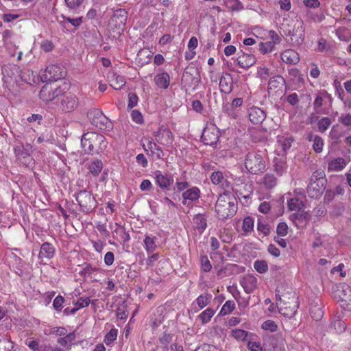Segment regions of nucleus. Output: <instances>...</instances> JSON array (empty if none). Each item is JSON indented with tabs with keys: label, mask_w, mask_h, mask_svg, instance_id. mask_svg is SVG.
<instances>
[{
	"label": "nucleus",
	"mask_w": 351,
	"mask_h": 351,
	"mask_svg": "<svg viewBox=\"0 0 351 351\" xmlns=\"http://www.w3.org/2000/svg\"><path fill=\"white\" fill-rule=\"evenodd\" d=\"M182 82L188 86H197L201 82V77L197 67L187 66L182 77Z\"/></svg>",
	"instance_id": "9b49d317"
},
{
	"label": "nucleus",
	"mask_w": 351,
	"mask_h": 351,
	"mask_svg": "<svg viewBox=\"0 0 351 351\" xmlns=\"http://www.w3.org/2000/svg\"><path fill=\"white\" fill-rule=\"evenodd\" d=\"M214 310L211 308H208L204 311L199 315V317L203 324L208 322L211 317L214 315Z\"/></svg>",
	"instance_id": "c03bdc74"
},
{
	"label": "nucleus",
	"mask_w": 351,
	"mask_h": 351,
	"mask_svg": "<svg viewBox=\"0 0 351 351\" xmlns=\"http://www.w3.org/2000/svg\"><path fill=\"white\" fill-rule=\"evenodd\" d=\"M173 335L164 332L158 338L159 343L162 351H169V344L171 342Z\"/></svg>",
	"instance_id": "2f4dec72"
},
{
	"label": "nucleus",
	"mask_w": 351,
	"mask_h": 351,
	"mask_svg": "<svg viewBox=\"0 0 351 351\" xmlns=\"http://www.w3.org/2000/svg\"><path fill=\"white\" fill-rule=\"evenodd\" d=\"M331 124V121L328 117L322 118L317 125L318 128L321 132H325Z\"/></svg>",
	"instance_id": "8fccbe9b"
},
{
	"label": "nucleus",
	"mask_w": 351,
	"mask_h": 351,
	"mask_svg": "<svg viewBox=\"0 0 351 351\" xmlns=\"http://www.w3.org/2000/svg\"><path fill=\"white\" fill-rule=\"evenodd\" d=\"M290 218L294 222L298 221L300 223H306L309 220V215L307 212L302 211L292 214Z\"/></svg>",
	"instance_id": "f704fd0d"
},
{
	"label": "nucleus",
	"mask_w": 351,
	"mask_h": 351,
	"mask_svg": "<svg viewBox=\"0 0 351 351\" xmlns=\"http://www.w3.org/2000/svg\"><path fill=\"white\" fill-rule=\"evenodd\" d=\"M263 351H285L284 340L276 335L267 337L265 340Z\"/></svg>",
	"instance_id": "ddd939ff"
},
{
	"label": "nucleus",
	"mask_w": 351,
	"mask_h": 351,
	"mask_svg": "<svg viewBox=\"0 0 351 351\" xmlns=\"http://www.w3.org/2000/svg\"><path fill=\"white\" fill-rule=\"evenodd\" d=\"M245 167L252 174L258 175L265 171V161L261 152H249L245 159Z\"/></svg>",
	"instance_id": "7ed1b4c3"
},
{
	"label": "nucleus",
	"mask_w": 351,
	"mask_h": 351,
	"mask_svg": "<svg viewBox=\"0 0 351 351\" xmlns=\"http://www.w3.org/2000/svg\"><path fill=\"white\" fill-rule=\"evenodd\" d=\"M156 141L165 146L170 147L173 141V135L170 130L162 125L154 134Z\"/></svg>",
	"instance_id": "4468645a"
},
{
	"label": "nucleus",
	"mask_w": 351,
	"mask_h": 351,
	"mask_svg": "<svg viewBox=\"0 0 351 351\" xmlns=\"http://www.w3.org/2000/svg\"><path fill=\"white\" fill-rule=\"evenodd\" d=\"M193 221L196 228L200 230V232H202L206 228V219L203 215H196L193 218Z\"/></svg>",
	"instance_id": "473e14b6"
},
{
	"label": "nucleus",
	"mask_w": 351,
	"mask_h": 351,
	"mask_svg": "<svg viewBox=\"0 0 351 351\" xmlns=\"http://www.w3.org/2000/svg\"><path fill=\"white\" fill-rule=\"evenodd\" d=\"M128 19V12L125 9H117L110 19V25L118 30H123Z\"/></svg>",
	"instance_id": "f8f14e48"
},
{
	"label": "nucleus",
	"mask_w": 351,
	"mask_h": 351,
	"mask_svg": "<svg viewBox=\"0 0 351 351\" xmlns=\"http://www.w3.org/2000/svg\"><path fill=\"white\" fill-rule=\"evenodd\" d=\"M2 73L4 77L16 80L21 76V69L16 64H8L2 66Z\"/></svg>",
	"instance_id": "393cba45"
},
{
	"label": "nucleus",
	"mask_w": 351,
	"mask_h": 351,
	"mask_svg": "<svg viewBox=\"0 0 351 351\" xmlns=\"http://www.w3.org/2000/svg\"><path fill=\"white\" fill-rule=\"evenodd\" d=\"M155 179L157 184L164 190H169L173 183V179L171 175L162 174L160 171L156 173Z\"/></svg>",
	"instance_id": "6ab92c4d"
},
{
	"label": "nucleus",
	"mask_w": 351,
	"mask_h": 351,
	"mask_svg": "<svg viewBox=\"0 0 351 351\" xmlns=\"http://www.w3.org/2000/svg\"><path fill=\"white\" fill-rule=\"evenodd\" d=\"M219 131L214 127H206L202 134V141L208 145H213L218 141Z\"/></svg>",
	"instance_id": "f3484780"
},
{
	"label": "nucleus",
	"mask_w": 351,
	"mask_h": 351,
	"mask_svg": "<svg viewBox=\"0 0 351 351\" xmlns=\"http://www.w3.org/2000/svg\"><path fill=\"white\" fill-rule=\"evenodd\" d=\"M289 299V301L287 302L283 301L281 303L277 302V304L279 305V313L281 315L285 317H291L295 314L298 308V302L297 301L298 298L295 297V294H293Z\"/></svg>",
	"instance_id": "1a4fd4ad"
},
{
	"label": "nucleus",
	"mask_w": 351,
	"mask_h": 351,
	"mask_svg": "<svg viewBox=\"0 0 351 351\" xmlns=\"http://www.w3.org/2000/svg\"><path fill=\"white\" fill-rule=\"evenodd\" d=\"M199 194L200 191L199 190V189L197 187H193L184 192L182 194V197L184 201L186 199H189L193 202L199 199Z\"/></svg>",
	"instance_id": "7c9ffc66"
},
{
	"label": "nucleus",
	"mask_w": 351,
	"mask_h": 351,
	"mask_svg": "<svg viewBox=\"0 0 351 351\" xmlns=\"http://www.w3.org/2000/svg\"><path fill=\"white\" fill-rule=\"evenodd\" d=\"M258 231L262 232L265 236H267L270 232L269 226L267 223H263L261 220L258 219L257 223Z\"/></svg>",
	"instance_id": "4d7b16f0"
},
{
	"label": "nucleus",
	"mask_w": 351,
	"mask_h": 351,
	"mask_svg": "<svg viewBox=\"0 0 351 351\" xmlns=\"http://www.w3.org/2000/svg\"><path fill=\"white\" fill-rule=\"evenodd\" d=\"M81 145L86 154L102 152L107 147L106 138L96 132H86L81 139Z\"/></svg>",
	"instance_id": "f257e3e1"
},
{
	"label": "nucleus",
	"mask_w": 351,
	"mask_h": 351,
	"mask_svg": "<svg viewBox=\"0 0 351 351\" xmlns=\"http://www.w3.org/2000/svg\"><path fill=\"white\" fill-rule=\"evenodd\" d=\"M285 86V80L281 75H275L269 81L268 91L274 90L275 93L282 91L283 88Z\"/></svg>",
	"instance_id": "412c9836"
},
{
	"label": "nucleus",
	"mask_w": 351,
	"mask_h": 351,
	"mask_svg": "<svg viewBox=\"0 0 351 351\" xmlns=\"http://www.w3.org/2000/svg\"><path fill=\"white\" fill-rule=\"evenodd\" d=\"M277 236L285 237L288 233V226L285 222H280L276 228Z\"/></svg>",
	"instance_id": "3c124183"
},
{
	"label": "nucleus",
	"mask_w": 351,
	"mask_h": 351,
	"mask_svg": "<svg viewBox=\"0 0 351 351\" xmlns=\"http://www.w3.org/2000/svg\"><path fill=\"white\" fill-rule=\"evenodd\" d=\"M87 117L90 123L100 130H107L111 128L109 119L99 109L93 108L88 111Z\"/></svg>",
	"instance_id": "0eeeda50"
},
{
	"label": "nucleus",
	"mask_w": 351,
	"mask_h": 351,
	"mask_svg": "<svg viewBox=\"0 0 351 351\" xmlns=\"http://www.w3.org/2000/svg\"><path fill=\"white\" fill-rule=\"evenodd\" d=\"M154 82L159 88L167 89L169 86L170 77L167 72L158 73L155 76Z\"/></svg>",
	"instance_id": "cd10ccee"
},
{
	"label": "nucleus",
	"mask_w": 351,
	"mask_h": 351,
	"mask_svg": "<svg viewBox=\"0 0 351 351\" xmlns=\"http://www.w3.org/2000/svg\"><path fill=\"white\" fill-rule=\"evenodd\" d=\"M285 34L291 36V39L293 37L296 38L295 41L298 43H302L304 40V22L301 19H297L296 21H289L287 24H282Z\"/></svg>",
	"instance_id": "20e7f679"
},
{
	"label": "nucleus",
	"mask_w": 351,
	"mask_h": 351,
	"mask_svg": "<svg viewBox=\"0 0 351 351\" xmlns=\"http://www.w3.org/2000/svg\"><path fill=\"white\" fill-rule=\"evenodd\" d=\"M281 60L289 64H295L299 60L298 53L293 49H287L281 53Z\"/></svg>",
	"instance_id": "a878e982"
},
{
	"label": "nucleus",
	"mask_w": 351,
	"mask_h": 351,
	"mask_svg": "<svg viewBox=\"0 0 351 351\" xmlns=\"http://www.w3.org/2000/svg\"><path fill=\"white\" fill-rule=\"evenodd\" d=\"M75 199L82 212L90 213L97 207V201L87 190H80L75 194Z\"/></svg>",
	"instance_id": "39448f33"
},
{
	"label": "nucleus",
	"mask_w": 351,
	"mask_h": 351,
	"mask_svg": "<svg viewBox=\"0 0 351 351\" xmlns=\"http://www.w3.org/2000/svg\"><path fill=\"white\" fill-rule=\"evenodd\" d=\"M293 141V138L292 137L280 136L278 139V143L284 152H286L291 147Z\"/></svg>",
	"instance_id": "ea45409f"
},
{
	"label": "nucleus",
	"mask_w": 351,
	"mask_h": 351,
	"mask_svg": "<svg viewBox=\"0 0 351 351\" xmlns=\"http://www.w3.org/2000/svg\"><path fill=\"white\" fill-rule=\"evenodd\" d=\"M64 302V298L62 295H59L56 296L53 302V306L54 308L58 311H60L62 308V304Z\"/></svg>",
	"instance_id": "e2e57ef3"
},
{
	"label": "nucleus",
	"mask_w": 351,
	"mask_h": 351,
	"mask_svg": "<svg viewBox=\"0 0 351 351\" xmlns=\"http://www.w3.org/2000/svg\"><path fill=\"white\" fill-rule=\"evenodd\" d=\"M65 69L60 64L49 65L42 76L45 82H53L63 78L66 75Z\"/></svg>",
	"instance_id": "6e6552de"
},
{
	"label": "nucleus",
	"mask_w": 351,
	"mask_h": 351,
	"mask_svg": "<svg viewBox=\"0 0 351 351\" xmlns=\"http://www.w3.org/2000/svg\"><path fill=\"white\" fill-rule=\"evenodd\" d=\"M345 165L344 159L342 158H338L329 163L328 169L332 171H339L342 169Z\"/></svg>",
	"instance_id": "c9c22d12"
},
{
	"label": "nucleus",
	"mask_w": 351,
	"mask_h": 351,
	"mask_svg": "<svg viewBox=\"0 0 351 351\" xmlns=\"http://www.w3.org/2000/svg\"><path fill=\"white\" fill-rule=\"evenodd\" d=\"M254 267L260 274H264L268 270V265L264 260H257L254 263Z\"/></svg>",
	"instance_id": "79ce46f5"
},
{
	"label": "nucleus",
	"mask_w": 351,
	"mask_h": 351,
	"mask_svg": "<svg viewBox=\"0 0 351 351\" xmlns=\"http://www.w3.org/2000/svg\"><path fill=\"white\" fill-rule=\"evenodd\" d=\"M54 47L53 43L50 40H45L40 45V49L45 52H49Z\"/></svg>",
	"instance_id": "338daca9"
},
{
	"label": "nucleus",
	"mask_w": 351,
	"mask_h": 351,
	"mask_svg": "<svg viewBox=\"0 0 351 351\" xmlns=\"http://www.w3.org/2000/svg\"><path fill=\"white\" fill-rule=\"evenodd\" d=\"M110 86L115 90H120L125 84V77L122 75L113 73L110 80Z\"/></svg>",
	"instance_id": "c756f323"
},
{
	"label": "nucleus",
	"mask_w": 351,
	"mask_h": 351,
	"mask_svg": "<svg viewBox=\"0 0 351 351\" xmlns=\"http://www.w3.org/2000/svg\"><path fill=\"white\" fill-rule=\"evenodd\" d=\"M309 313L311 317L315 321H319L323 317L322 303L319 300H313L310 304Z\"/></svg>",
	"instance_id": "aec40b11"
},
{
	"label": "nucleus",
	"mask_w": 351,
	"mask_h": 351,
	"mask_svg": "<svg viewBox=\"0 0 351 351\" xmlns=\"http://www.w3.org/2000/svg\"><path fill=\"white\" fill-rule=\"evenodd\" d=\"M138 97L135 93H129L128 108L132 109L137 105Z\"/></svg>",
	"instance_id": "69168bd1"
},
{
	"label": "nucleus",
	"mask_w": 351,
	"mask_h": 351,
	"mask_svg": "<svg viewBox=\"0 0 351 351\" xmlns=\"http://www.w3.org/2000/svg\"><path fill=\"white\" fill-rule=\"evenodd\" d=\"M263 183L267 189H272L276 185L277 178L274 174L267 173L263 178Z\"/></svg>",
	"instance_id": "58836bf2"
},
{
	"label": "nucleus",
	"mask_w": 351,
	"mask_h": 351,
	"mask_svg": "<svg viewBox=\"0 0 351 351\" xmlns=\"http://www.w3.org/2000/svg\"><path fill=\"white\" fill-rule=\"evenodd\" d=\"M236 61L241 68L247 69L256 63V58L253 54L241 50V54H238Z\"/></svg>",
	"instance_id": "a211bd4d"
},
{
	"label": "nucleus",
	"mask_w": 351,
	"mask_h": 351,
	"mask_svg": "<svg viewBox=\"0 0 351 351\" xmlns=\"http://www.w3.org/2000/svg\"><path fill=\"white\" fill-rule=\"evenodd\" d=\"M226 6L232 11H239L243 9V5L239 0H225Z\"/></svg>",
	"instance_id": "72a5a7b5"
},
{
	"label": "nucleus",
	"mask_w": 351,
	"mask_h": 351,
	"mask_svg": "<svg viewBox=\"0 0 351 351\" xmlns=\"http://www.w3.org/2000/svg\"><path fill=\"white\" fill-rule=\"evenodd\" d=\"M103 168V165L101 160H95L92 162L89 166V171L94 176H98Z\"/></svg>",
	"instance_id": "e433bc0d"
},
{
	"label": "nucleus",
	"mask_w": 351,
	"mask_h": 351,
	"mask_svg": "<svg viewBox=\"0 0 351 351\" xmlns=\"http://www.w3.org/2000/svg\"><path fill=\"white\" fill-rule=\"evenodd\" d=\"M14 152L17 158L24 165H27V164L31 160V158L27 151L23 147L18 146L14 148Z\"/></svg>",
	"instance_id": "c85d7f7f"
},
{
	"label": "nucleus",
	"mask_w": 351,
	"mask_h": 351,
	"mask_svg": "<svg viewBox=\"0 0 351 351\" xmlns=\"http://www.w3.org/2000/svg\"><path fill=\"white\" fill-rule=\"evenodd\" d=\"M321 180H326L325 178V173L322 170H317L312 174L310 180L318 182Z\"/></svg>",
	"instance_id": "0e129e2a"
},
{
	"label": "nucleus",
	"mask_w": 351,
	"mask_h": 351,
	"mask_svg": "<svg viewBox=\"0 0 351 351\" xmlns=\"http://www.w3.org/2000/svg\"><path fill=\"white\" fill-rule=\"evenodd\" d=\"M332 325L337 332H343L346 328V323L341 319L335 320Z\"/></svg>",
	"instance_id": "bf43d9fd"
},
{
	"label": "nucleus",
	"mask_w": 351,
	"mask_h": 351,
	"mask_svg": "<svg viewBox=\"0 0 351 351\" xmlns=\"http://www.w3.org/2000/svg\"><path fill=\"white\" fill-rule=\"evenodd\" d=\"M54 254L55 247L53 245L49 242H45L40 247L38 258L41 261L50 260L54 256Z\"/></svg>",
	"instance_id": "4be33fe9"
},
{
	"label": "nucleus",
	"mask_w": 351,
	"mask_h": 351,
	"mask_svg": "<svg viewBox=\"0 0 351 351\" xmlns=\"http://www.w3.org/2000/svg\"><path fill=\"white\" fill-rule=\"evenodd\" d=\"M323 140L322 138L319 136H315L313 138V148L317 153H320L322 151L323 149Z\"/></svg>",
	"instance_id": "09e8293b"
},
{
	"label": "nucleus",
	"mask_w": 351,
	"mask_h": 351,
	"mask_svg": "<svg viewBox=\"0 0 351 351\" xmlns=\"http://www.w3.org/2000/svg\"><path fill=\"white\" fill-rule=\"evenodd\" d=\"M201 265L202 269L205 272H208L210 271L212 268V265L210 264V261L208 260V257L206 255L201 256Z\"/></svg>",
	"instance_id": "13d9d810"
},
{
	"label": "nucleus",
	"mask_w": 351,
	"mask_h": 351,
	"mask_svg": "<svg viewBox=\"0 0 351 351\" xmlns=\"http://www.w3.org/2000/svg\"><path fill=\"white\" fill-rule=\"evenodd\" d=\"M265 117V112L260 108L253 107L249 110V119L253 124L262 123Z\"/></svg>",
	"instance_id": "b1692460"
},
{
	"label": "nucleus",
	"mask_w": 351,
	"mask_h": 351,
	"mask_svg": "<svg viewBox=\"0 0 351 351\" xmlns=\"http://www.w3.org/2000/svg\"><path fill=\"white\" fill-rule=\"evenodd\" d=\"M274 45L271 42L260 43L259 50L263 54H265L272 51Z\"/></svg>",
	"instance_id": "5fc2aeb1"
},
{
	"label": "nucleus",
	"mask_w": 351,
	"mask_h": 351,
	"mask_svg": "<svg viewBox=\"0 0 351 351\" xmlns=\"http://www.w3.org/2000/svg\"><path fill=\"white\" fill-rule=\"evenodd\" d=\"M117 337V330L115 328H112L106 334L104 342L106 345L111 344Z\"/></svg>",
	"instance_id": "de8ad7c7"
},
{
	"label": "nucleus",
	"mask_w": 351,
	"mask_h": 351,
	"mask_svg": "<svg viewBox=\"0 0 351 351\" xmlns=\"http://www.w3.org/2000/svg\"><path fill=\"white\" fill-rule=\"evenodd\" d=\"M12 348L11 341L6 338L0 339V351H10Z\"/></svg>",
	"instance_id": "864d4df0"
},
{
	"label": "nucleus",
	"mask_w": 351,
	"mask_h": 351,
	"mask_svg": "<svg viewBox=\"0 0 351 351\" xmlns=\"http://www.w3.org/2000/svg\"><path fill=\"white\" fill-rule=\"evenodd\" d=\"M242 229L245 232H250L254 229V220L251 217H246L243 221Z\"/></svg>",
	"instance_id": "49530a36"
},
{
	"label": "nucleus",
	"mask_w": 351,
	"mask_h": 351,
	"mask_svg": "<svg viewBox=\"0 0 351 351\" xmlns=\"http://www.w3.org/2000/svg\"><path fill=\"white\" fill-rule=\"evenodd\" d=\"M234 302L232 300H228L222 306L219 315H225L230 313L234 309Z\"/></svg>",
	"instance_id": "a18cd8bd"
},
{
	"label": "nucleus",
	"mask_w": 351,
	"mask_h": 351,
	"mask_svg": "<svg viewBox=\"0 0 351 351\" xmlns=\"http://www.w3.org/2000/svg\"><path fill=\"white\" fill-rule=\"evenodd\" d=\"M211 299V295L206 293L200 295L196 300L197 304L200 308H203L209 304Z\"/></svg>",
	"instance_id": "37998d69"
},
{
	"label": "nucleus",
	"mask_w": 351,
	"mask_h": 351,
	"mask_svg": "<svg viewBox=\"0 0 351 351\" xmlns=\"http://www.w3.org/2000/svg\"><path fill=\"white\" fill-rule=\"evenodd\" d=\"M223 179V176L221 171H215L210 176V180L214 184H219Z\"/></svg>",
	"instance_id": "680f3d73"
},
{
	"label": "nucleus",
	"mask_w": 351,
	"mask_h": 351,
	"mask_svg": "<svg viewBox=\"0 0 351 351\" xmlns=\"http://www.w3.org/2000/svg\"><path fill=\"white\" fill-rule=\"evenodd\" d=\"M326 182V180H321L318 182L310 180L306 189L308 197L313 199L320 197L325 189Z\"/></svg>",
	"instance_id": "2eb2a0df"
},
{
	"label": "nucleus",
	"mask_w": 351,
	"mask_h": 351,
	"mask_svg": "<svg viewBox=\"0 0 351 351\" xmlns=\"http://www.w3.org/2000/svg\"><path fill=\"white\" fill-rule=\"evenodd\" d=\"M248 348L251 351H263L264 348H263L259 342H252L249 341L247 345Z\"/></svg>",
	"instance_id": "774afa93"
},
{
	"label": "nucleus",
	"mask_w": 351,
	"mask_h": 351,
	"mask_svg": "<svg viewBox=\"0 0 351 351\" xmlns=\"http://www.w3.org/2000/svg\"><path fill=\"white\" fill-rule=\"evenodd\" d=\"M235 202V197L230 193L219 195L215 204V212L219 219L226 220L235 214L237 208Z\"/></svg>",
	"instance_id": "f03ea898"
},
{
	"label": "nucleus",
	"mask_w": 351,
	"mask_h": 351,
	"mask_svg": "<svg viewBox=\"0 0 351 351\" xmlns=\"http://www.w3.org/2000/svg\"><path fill=\"white\" fill-rule=\"evenodd\" d=\"M64 93L60 88H56L53 90L50 86L46 84L42 87L39 95L40 99L48 102L55 99H60Z\"/></svg>",
	"instance_id": "dca6fc26"
},
{
	"label": "nucleus",
	"mask_w": 351,
	"mask_h": 351,
	"mask_svg": "<svg viewBox=\"0 0 351 351\" xmlns=\"http://www.w3.org/2000/svg\"><path fill=\"white\" fill-rule=\"evenodd\" d=\"M262 328L264 330H270L271 332H274L277 330L278 326L273 320H267L265 321L263 325Z\"/></svg>",
	"instance_id": "052dcab7"
},
{
	"label": "nucleus",
	"mask_w": 351,
	"mask_h": 351,
	"mask_svg": "<svg viewBox=\"0 0 351 351\" xmlns=\"http://www.w3.org/2000/svg\"><path fill=\"white\" fill-rule=\"evenodd\" d=\"M219 88L221 93L229 94L232 90L233 80L231 75L226 73L220 77Z\"/></svg>",
	"instance_id": "5701e85b"
},
{
	"label": "nucleus",
	"mask_w": 351,
	"mask_h": 351,
	"mask_svg": "<svg viewBox=\"0 0 351 351\" xmlns=\"http://www.w3.org/2000/svg\"><path fill=\"white\" fill-rule=\"evenodd\" d=\"M256 278L252 276H248L243 279L241 285L247 293H251L256 287Z\"/></svg>",
	"instance_id": "bb28decb"
},
{
	"label": "nucleus",
	"mask_w": 351,
	"mask_h": 351,
	"mask_svg": "<svg viewBox=\"0 0 351 351\" xmlns=\"http://www.w3.org/2000/svg\"><path fill=\"white\" fill-rule=\"evenodd\" d=\"M334 296L339 298L340 306L345 310L351 311V287L346 283H340L334 290Z\"/></svg>",
	"instance_id": "423d86ee"
},
{
	"label": "nucleus",
	"mask_w": 351,
	"mask_h": 351,
	"mask_svg": "<svg viewBox=\"0 0 351 351\" xmlns=\"http://www.w3.org/2000/svg\"><path fill=\"white\" fill-rule=\"evenodd\" d=\"M60 104V108L63 112H70L73 111L78 105V99L71 93H64L60 99H58Z\"/></svg>",
	"instance_id": "9d476101"
},
{
	"label": "nucleus",
	"mask_w": 351,
	"mask_h": 351,
	"mask_svg": "<svg viewBox=\"0 0 351 351\" xmlns=\"http://www.w3.org/2000/svg\"><path fill=\"white\" fill-rule=\"evenodd\" d=\"M61 18H62V19L66 20L67 22L71 23V25H73L75 28L80 27L81 25V24L82 23V19H83L82 16L77 17L76 19H71V17H67V16H65L63 14H62Z\"/></svg>",
	"instance_id": "6e6d98bb"
},
{
	"label": "nucleus",
	"mask_w": 351,
	"mask_h": 351,
	"mask_svg": "<svg viewBox=\"0 0 351 351\" xmlns=\"http://www.w3.org/2000/svg\"><path fill=\"white\" fill-rule=\"evenodd\" d=\"M288 207L291 210L301 211L304 204L298 198H292L288 202Z\"/></svg>",
	"instance_id": "4c0bfd02"
},
{
	"label": "nucleus",
	"mask_w": 351,
	"mask_h": 351,
	"mask_svg": "<svg viewBox=\"0 0 351 351\" xmlns=\"http://www.w3.org/2000/svg\"><path fill=\"white\" fill-rule=\"evenodd\" d=\"M232 336L238 340H245L247 336V332L241 329H234L232 330Z\"/></svg>",
	"instance_id": "603ef678"
},
{
	"label": "nucleus",
	"mask_w": 351,
	"mask_h": 351,
	"mask_svg": "<svg viewBox=\"0 0 351 351\" xmlns=\"http://www.w3.org/2000/svg\"><path fill=\"white\" fill-rule=\"evenodd\" d=\"M155 237L146 236L144 239V243L146 250L148 253L154 252L156 249Z\"/></svg>",
	"instance_id": "a19ab883"
}]
</instances>
